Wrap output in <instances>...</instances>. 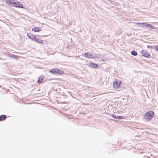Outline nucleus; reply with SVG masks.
Wrapping results in <instances>:
<instances>
[{
  "label": "nucleus",
  "instance_id": "1",
  "mask_svg": "<svg viewBox=\"0 0 158 158\" xmlns=\"http://www.w3.org/2000/svg\"><path fill=\"white\" fill-rule=\"evenodd\" d=\"M154 114V112L152 111L147 112L143 116L144 120L147 122L149 121L153 117Z\"/></svg>",
  "mask_w": 158,
  "mask_h": 158
},
{
  "label": "nucleus",
  "instance_id": "2",
  "mask_svg": "<svg viewBox=\"0 0 158 158\" xmlns=\"http://www.w3.org/2000/svg\"><path fill=\"white\" fill-rule=\"evenodd\" d=\"M50 72L52 74H63L64 73V71L58 68H53L51 69Z\"/></svg>",
  "mask_w": 158,
  "mask_h": 158
},
{
  "label": "nucleus",
  "instance_id": "3",
  "mask_svg": "<svg viewBox=\"0 0 158 158\" xmlns=\"http://www.w3.org/2000/svg\"><path fill=\"white\" fill-rule=\"evenodd\" d=\"M121 81L120 80H115L113 82V86L114 88L118 89L119 88L120 85Z\"/></svg>",
  "mask_w": 158,
  "mask_h": 158
},
{
  "label": "nucleus",
  "instance_id": "4",
  "mask_svg": "<svg viewBox=\"0 0 158 158\" xmlns=\"http://www.w3.org/2000/svg\"><path fill=\"white\" fill-rule=\"evenodd\" d=\"M96 55L93 54L92 53L90 52H87L85 54V56L89 59H92L94 58L95 57V56Z\"/></svg>",
  "mask_w": 158,
  "mask_h": 158
},
{
  "label": "nucleus",
  "instance_id": "5",
  "mask_svg": "<svg viewBox=\"0 0 158 158\" xmlns=\"http://www.w3.org/2000/svg\"><path fill=\"white\" fill-rule=\"evenodd\" d=\"M13 6L15 7H19L20 8H24L23 5L21 3L19 2H15L13 3Z\"/></svg>",
  "mask_w": 158,
  "mask_h": 158
},
{
  "label": "nucleus",
  "instance_id": "6",
  "mask_svg": "<svg viewBox=\"0 0 158 158\" xmlns=\"http://www.w3.org/2000/svg\"><path fill=\"white\" fill-rule=\"evenodd\" d=\"M141 53L143 56H144L147 58H149L150 57L149 53L147 52V51L144 50H142L141 51Z\"/></svg>",
  "mask_w": 158,
  "mask_h": 158
},
{
  "label": "nucleus",
  "instance_id": "7",
  "mask_svg": "<svg viewBox=\"0 0 158 158\" xmlns=\"http://www.w3.org/2000/svg\"><path fill=\"white\" fill-rule=\"evenodd\" d=\"M32 30L34 32H39L41 31L42 29L41 27H35L32 28Z\"/></svg>",
  "mask_w": 158,
  "mask_h": 158
},
{
  "label": "nucleus",
  "instance_id": "8",
  "mask_svg": "<svg viewBox=\"0 0 158 158\" xmlns=\"http://www.w3.org/2000/svg\"><path fill=\"white\" fill-rule=\"evenodd\" d=\"M33 40L36 42L40 43V44H43V40H40L38 38H36V36H35Z\"/></svg>",
  "mask_w": 158,
  "mask_h": 158
},
{
  "label": "nucleus",
  "instance_id": "9",
  "mask_svg": "<svg viewBox=\"0 0 158 158\" xmlns=\"http://www.w3.org/2000/svg\"><path fill=\"white\" fill-rule=\"evenodd\" d=\"M89 66L90 67L93 68H97L98 67V65L97 64L93 63L89 64Z\"/></svg>",
  "mask_w": 158,
  "mask_h": 158
},
{
  "label": "nucleus",
  "instance_id": "10",
  "mask_svg": "<svg viewBox=\"0 0 158 158\" xmlns=\"http://www.w3.org/2000/svg\"><path fill=\"white\" fill-rule=\"evenodd\" d=\"M27 35L30 39H32V40L35 36V35L30 32L27 33Z\"/></svg>",
  "mask_w": 158,
  "mask_h": 158
},
{
  "label": "nucleus",
  "instance_id": "11",
  "mask_svg": "<svg viewBox=\"0 0 158 158\" xmlns=\"http://www.w3.org/2000/svg\"><path fill=\"white\" fill-rule=\"evenodd\" d=\"M14 2L12 0H6V3L9 5H11L12 4H13Z\"/></svg>",
  "mask_w": 158,
  "mask_h": 158
},
{
  "label": "nucleus",
  "instance_id": "12",
  "mask_svg": "<svg viewBox=\"0 0 158 158\" xmlns=\"http://www.w3.org/2000/svg\"><path fill=\"white\" fill-rule=\"evenodd\" d=\"M6 118V117L5 115H2L0 116V121H3Z\"/></svg>",
  "mask_w": 158,
  "mask_h": 158
},
{
  "label": "nucleus",
  "instance_id": "13",
  "mask_svg": "<svg viewBox=\"0 0 158 158\" xmlns=\"http://www.w3.org/2000/svg\"><path fill=\"white\" fill-rule=\"evenodd\" d=\"M141 23L143 24H144L146 27H150L151 28H152L153 27V26L150 24H148L147 23Z\"/></svg>",
  "mask_w": 158,
  "mask_h": 158
},
{
  "label": "nucleus",
  "instance_id": "14",
  "mask_svg": "<svg viewBox=\"0 0 158 158\" xmlns=\"http://www.w3.org/2000/svg\"><path fill=\"white\" fill-rule=\"evenodd\" d=\"M131 54L134 56H136L137 54V52L135 51H132L131 52Z\"/></svg>",
  "mask_w": 158,
  "mask_h": 158
},
{
  "label": "nucleus",
  "instance_id": "15",
  "mask_svg": "<svg viewBox=\"0 0 158 158\" xmlns=\"http://www.w3.org/2000/svg\"><path fill=\"white\" fill-rule=\"evenodd\" d=\"M42 80H43L42 78L41 77H40L38 79V82L39 83H40L42 82Z\"/></svg>",
  "mask_w": 158,
  "mask_h": 158
},
{
  "label": "nucleus",
  "instance_id": "16",
  "mask_svg": "<svg viewBox=\"0 0 158 158\" xmlns=\"http://www.w3.org/2000/svg\"><path fill=\"white\" fill-rule=\"evenodd\" d=\"M123 118H124L122 116H118L117 117V118L119 119H123Z\"/></svg>",
  "mask_w": 158,
  "mask_h": 158
},
{
  "label": "nucleus",
  "instance_id": "17",
  "mask_svg": "<svg viewBox=\"0 0 158 158\" xmlns=\"http://www.w3.org/2000/svg\"><path fill=\"white\" fill-rule=\"evenodd\" d=\"M155 49L156 51H158V46H155Z\"/></svg>",
  "mask_w": 158,
  "mask_h": 158
},
{
  "label": "nucleus",
  "instance_id": "18",
  "mask_svg": "<svg viewBox=\"0 0 158 158\" xmlns=\"http://www.w3.org/2000/svg\"><path fill=\"white\" fill-rule=\"evenodd\" d=\"M112 117H113L114 118H117V117H116V116H114V115H112Z\"/></svg>",
  "mask_w": 158,
  "mask_h": 158
},
{
  "label": "nucleus",
  "instance_id": "19",
  "mask_svg": "<svg viewBox=\"0 0 158 158\" xmlns=\"http://www.w3.org/2000/svg\"><path fill=\"white\" fill-rule=\"evenodd\" d=\"M149 46H147V48H149Z\"/></svg>",
  "mask_w": 158,
  "mask_h": 158
},
{
  "label": "nucleus",
  "instance_id": "20",
  "mask_svg": "<svg viewBox=\"0 0 158 158\" xmlns=\"http://www.w3.org/2000/svg\"><path fill=\"white\" fill-rule=\"evenodd\" d=\"M15 57H17V56H15Z\"/></svg>",
  "mask_w": 158,
  "mask_h": 158
},
{
  "label": "nucleus",
  "instance_id": "21",
  "mask_svg": "<svg viewBox=\"0 0 158 158\" xmlns=\"http://www.w3.org/2000/svg\"><path fill=\"white\" fill-rule=\"evenodd\" d=\"M138 23L139 24H140L141 23Z\"/></svg>",
  "mask_w": 158,
  "mask_h": 158
}]
</instances>
